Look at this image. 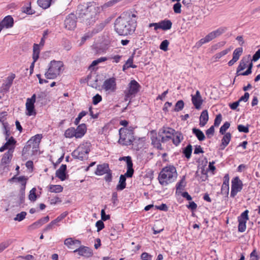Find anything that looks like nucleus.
I'll return each instance as SVG.
<instances>
[{
    "label": "nucleus",
    "mask_w": 260,
    "mask_h": 260,
    "mask_svg": "<svg viewBox=\"0 0 260 260\" xmlns=\"http://www.w3.org/2000/svg\"><path fill=\"white\" fill-rule=\"evenodd\" d=\"M63 67V63L61 61H51L47 71L45 74V77L49 79L56 78L60 74Z\"/></svg>",
    "instance_id": "nucleus-5"
},
{
    "label": "nucleus",
    "mask_w": 260,
    "mask_h": 260,
    "mask_svg": "<svg viewBox=\"0 0 260 260\" xmlns=\"http://www.w3.org/2000/svg\"><path fill=\"white\" fill-rule=\"evenodd\" d=\"M191 101L192 104L197 109H200L201 108V106L203 102L202 99L193 98H191Z\"/></svg>",
    "instance_id": "nucleus-36"
},
{
    "label": "nucleus",
    "mask_w": 260,
    "mask_h": 260,
    "mask_svg": "<svg viewBox=\"0 0 260 260\" xmlns=\"http://www.w3.org/2000/svg\"><path fill=\"white\" fill-rule=\"evenodd\" d=\"M40 54L39 45L37 44H34L33 46V54L32 58L34 61H36L39 58Z\"/></svg>",
    "instance_id": "nucleus-32"
},
{
    "label": "nucleus",
    "mask_w": 260,
    "mask_h": 260,
    "mask_svg": "<svg viewBox=\"0 0 260 260\" xmlns=\"http://www.w3.org/2000/svg\"><path fill=\"white\" fill-rule=\"evenodd\" d=\"M137 12H124L115 22V30L119 35L126 36L132 34L137 26Z\"/></svg>",
    "instance_id": "nucleus-1"
},
{
    "label": "nucleus",
    "mask_w": 260,
    "mask_h": 260,
    "mask_svg": "<svg viewBox=\"0 0 260 260\" xmlns=\"http://www.w3.org/2000/svg\"><path fill=\"white\" fill-rule=\"evenodd\" d=\"M222 120V115L221 114H219L216 115L214 122V126H218L221 123Z\"/></svg>",
    "instance_id": "nucleus-54"
},
{
    "label": "nucleus",
    "mask_w": 260,
    "mask_h": 260,
    "mask_svg": "<svg viewBox=\"0 0 260 260\" xmlns=\"http://www.w3.org/2000/svg\"><path fill=\"white\" fill-rule=\"evenodd\" d=\"M108 23V21H104L97 25L96 26V27L93 30V31L94 33H97L99 31H101L104 27L106 26V25Z\"/></svg>",
    "instance_id": "nucleus-44"
},
{
    "label": "nucleus",
    "mask_w": 260,
    "mask_h": 260,
    "mask_svg": "<svg viewBox=\"0 0 260 260\" xmlns=\"http://www.w3.org/2000/svg\"><path fill=\"white\" fill-rule=\"evenodd\" d=\"M74 252H78L79 255L87 257L91 256L93 254L90 248L84 246H81L78 249L74 250Z\"/></svg>",
    "instance_id": "nucleus-14"
},
{
    "label": "nucleus",
    "mask_w": 260,
    "mask_h": 260,
    "mask_svg": "<svg viewBox=\"0 0 260 260\" xmlns=\"http://www.w3.org/2000/svg\"><path fill=\"white\" fill-rule=\"evenodd\" d=\"M209 119L208 113L207 110H205L201 113L200 117V125L204 126L208 122Z\"/></svg>",
    "instance_id": "nucleus-27"
},
{
    "label": "nucleus",
    "mask_w": 260,
    "mask_h": 260,
    "mask_svg": "<svg viewBox=\"0 0 260 260\" xmlns=\"http://www.w3.org/2000/svg\"><path fill=\"white\" fill-rule=\"evenodd\" d=\"M141 88L140 85L136 80H132L128 84V90L126 93L125 100L127 101L135 96Z\"/></svg>",
    "instance_id": "nucleus-8"
},
{
    "label": "nucleus",
    "mask_w": 260,
    "mask_h": 260,
    "mask_svg": "<svg viewBox=\"0 0 260 260\" xmlns=\"http://www.w3.org/2000/svg\"><path fill=\"white\" fill-rule=\"evenodd\" d=\"M126 187V177L123 175L120 176L118 184L116 186V189L118 190H122Z\"/></svg>",
    "instance_id": "nucleus-29"
},
{
    "label": "nucleus",
    "mask_w": 260,
    "mask_h": 260,
    "mask_svg": "<svg viewBox=\"0 0 260 260\" xmlns=\"http://www.w3.org/2000/svg\"><path fill=\"white\" fill-rule=\"evenodd\" d=\"M133 62V55L130 57L126 61L125 63L122 67V70L124 71L126 69L131 68L129 65Z\"/></svg>",
    "instance_id": "nucleus-46"
},
{
    "label": "nucleus",
    "mask_w": 260,
    "mask_h": 260,
    "mask_svg": "<svg viewBox=\"0 0 260 260\" xmlns=\"http://www.w3.org/2000/svg\"><path fill=\"white\" fill-rule=\"evenodd\" d=\"M103 87L106 91H114L116 88L115 78L113 77L106 80L104 82Z\"/></svg>",
    "instance_id": "nucleus-13"
},
{
    "label": "nucleus",
    "mask_w": 260,
    "mask_h": 260,
    "mask_svg": "<svg viewBox=\"0 0 260 260\" xmlns=\"http://www.w3.org/2000/svg\"><path fill=\"white\" fill-rule=\"evenodd\" d=\"M161 139L159 138H154L152 139V145L158 149H161Z\"/></svg>",
    "instance_id": "nucleus-39"
},
{
    "label": "nucleus",
    "mask_w": 260,
    "mask_h": 260,
    "mask_svg": "<svg viewBox=\"0 0 260 260\" xmlns=\"http://www.w3.org/2000/svg\"><path fill=\"white\" fill-rule=\"evenodd\" d=\"M99 9L93 3L80 4L78 6L77 14L83 22L89 26L95 22Z\"/></svg>",
    "instance_id": "nucleus-2"
},
{
    "label": "nucleus",
    "mask_w": 260,
    "mask_h": 260,
    "mask_svg": "<svg viewBox=\"0 0 260 260\" xmlns=\"http://www.w3.org/2000/svg\"><path fill=\"white\" fill-rule=\"evenodd\" d=\"M250 55L247 57H243L240 61V64L237 69V74L238 75L239 72L244 70L247 67V64L249 61Z\"/></svg>",
    "instance_id": "nucleus-23"
},
{
    "label": "nucleus",
    "mask_w": 260,
    "mask_h": 260,
    "mask_svg": "<svg viewBox=\"0 0 260 260\" xmlns=\"http://www.w3.org/2000/svg\"><path fill=\"white\" fill-rule=\"evenodd\" d=\"M192 130V133L197 137L199 141H202L205 140V136L201 130L195 127L193 128Z\"/></svg>",
    "instance_id": "nucleus-30"
},
{
    "label": "nucleus",
    "mask_w": 260,
    "mask_h": 260,
    "mask_svg": "<svg viewBox=\"0 0 260 260\" xmlns=\"http://www.w3.org/2000/svg\"><path fill=\"white\" fill-rule=\"evenodd\" d=\"M82 147H78L72 153V156L75 158L81 160H83L87 157L86 154L81 151Z\"/></svg>",
    "instance_id": "nucleus-18"
},
{
    "label": "nucleus",
    "mask_w": 260,
    "mask_h": 260,
    "mask_svg": "<svg viewBox=\"0 0 260 260\" xmlns=\"http://www.w3.org/2000/svg\"><path fill=\"white\" fill-rule=\"evenodd\" d=\"M67 170V166L66 165H61L60 168L56 170L55 175L56 177H58L61 181H63L66 179V171Z\"/></svg>",
    "instance_id": "nucleus-16"
},
{
    "label": "nucleus",
    "mask_w": 260,
    "mask_h": 260,
    "mask_svg": "<svg viewBox=\"0 0 260 260\" xmlns=\"http://www.w3.org/2000/svg\"><path fill=\"white\" fill-rule=\"evenodd\" d=\"M16 141L15 140L13 137H11L8 140L7 142L4 144L6 146V147L9 149V148H14V145Z\"/></svg>",
    "instance_id": "nucleus-41"
},
{
    "label": "nucleus",
    "mask_w": 260,
    "mask_h": 260,
    "mask_svg": "<svg viewBox=\"0 0 260 260\" xmlns=\"http://www.w3.org/2000/svg\"><path fill=\"white\" fill-rule=\"evenodd\" d=\"M230 126V123L228 121L225 122L220 128L219 133L222 135L224 134L226 131L229 128Z\"/></svg>",
    "instance_id": "nucleus-47"
},
{
    "label": "nucleus",
    "mask_w": 260,
    "mask_h": 260,
    "mask_svg": "<svg viewBox=\"0 0 260 260\" xmlns=\"http://www.w3.org/2000/svg\"><path fill=\"white\" fill-rule=\"evenodd\" d=\"M90 143L86 142L80 145L78 147H82L81 151L87 155L90 151Z\"/></svg>",
    "instance_id": "nucleus-35"
},
{
    "label": "nucleus",
    "mask_w": 260,
    "mask_h": 260,
    "mask_svg": "<svg viewBox=\"0 0 260 260\" xmlns=\"http://www.w3.org/2000/svg\"><path fill=\"white\" fill-rule=\"evenodd\" d=\"M229 192V185L222 184L221 188L222 194H228Z\"/></svg>",
    "instance_id": "nucleus-59"
},
{
    "label": "nucleus",
    "mask_w": 260,
    "mask_h": 260,
    "mask_svg": "<svg viewBox=\"0 0 260 260\" xmlns=\"http://www.w3.org/2000/svg\"><path fill=\"white\" fill-rule=\"evenodd\" d=\"M175 132V129L172 128L163 127L159 129L158 137L161 139V143H166L172 140Z\"/></svg>",
    "instance_id": "nucleus-7"
},
{
    "label": "nucleus",
    "mask_w": 260,
    "mask_h": 260,
    "mask_svg": "<svg viewBox=\"0 0 260 260\" xmlns=\"http://www.w3.org/2000/svg\"><path fill=\"white\" fill-rule=\"evenodd\" d=\"M64 136L66 138H72L73 137H76V131L75 129L73 127L69 128L67 129L64 133Z\"/></svg>",
    "instance_id": "nucleus-38"
},
{
    "label": "nucleus",
    "mask_w": 260,
    "mask_h": 260,
    "mask_svg": "<svg viewBox=\"0 0 260 260\" xmlns=\"http://www.w3.org/2000/svg\"><path fill=\"white\" fill-rule=\"evenodd\" d=\"M12 243L11 240H9L0 244V253L6 249Z\"/></svg>",
    "instance_id": "nucleus-45"
},
{
    "label": "nucleus",
    "mask_w": 260,
    "mask_h": 260,
    "mask_svg": "<svg viewBox=\"0 0 260 260\" xmlns=\"http://www.w3.org/2000/svg\"><path fill=\"white\" fill-rule=\"evenodd\" d=\"M87 114V112L85 111H82V112H81L79 114L78 117L75 120V121H74L75 124L78 125L80 121L82 119V118L83 117H84V116H85Z\"/></svg>",
    "instance_id": "nucleus-48"
},
{
    "label": "nucleus",
    "mask_w": 260,
    "mask_h": 260,
    "mask_svg": "<svg viewBox=\"0 0 260 260\" xmlns=\"http://www.w3.org/2000/svg\"><path fill=\"white\" fill-rule=\"evenodd\" d=\"M214 134V126L213 125L211 126L209 129H208L206 131V134L208 138H210L211 136H213Z\"/></svg>",
    "instance_id": "nucleus-57"
},
{
    "label": "nucleus",
    "mask_w": 260,
    "mask_h": 260,
    "mask_svg": "<svg viewBox=\"0 0 260 260\" xmlns=\"http://www.w3.org/2000/svg\"><path fill=\"white\" fill-rule=\"evenodd\" d=\"M35 102L26 100V109L27 111L26 115L28 116L36 115V112L35 110Z\"/></svg>",
    "instance_id": "nucleus-17"
},
{
    "label": "nucleus",
    "mask_w": 260,
    "mask_h": 260,
    "mask_svg": "<svg viewBox=\"0 0 260 260\" xmlns=\"http://www.w3.org/2000/svg\"><path fill=\"white\" fill-rule=\"evenodd\" d=\"M55 225H56L54 223V222L53 221H52L43 229V232H46L52 230L54 228Z\"/></svg>",
    "instance_id": "nucleus-56"
},
{
    "label": "nucleus",
    "mask_w": 260,
    "mask_h": 260,
    "mask_svg": "<svg viewBox=\"0 0 260 260\" xmlns=\"http://www.w3.org/2000/svg\"><path fill=\"white\" fill-rule=\"evenodd\" d=\"M86 125L84 123L79 125L77 128L75 129L76 131V138H81L82 137L86 132Z\"/></svg>",
    "instance_id": "nucleus-19"
},
{
    "label": "nucleus",
    "mask_w": 260,
    "mask_h": 260,
    "mask_svg": "<svg viewBox=\"0 0 260 260\" xmlns=\"http://www.w3.org/2000/svg\"><path fill=\"white\" fill-rule=\"evenodd\" d=\"M169 44V41L167 40H165L161 43L159 46V48L164 51H166L168 49V47Z\"/></svg>",
    "instance_id": "nucleus-50"
},
{
    "label": "nucleus",
    "mask_w": 260,
    "mask_h": 260,
    "mask_svg": "<svg viewBox=\"0 0 260 260\" xmlns=\"http://www.w3.org/2000/svg\"><path fill=\"white\" fill-rule=\"evenodd\" d=\"M63 187L59 185H50L49 191L51 192L59 193L62 192Z\"/></svg>",
    "instance_id": "nucleus-34"
},
{
    "label": "nucleus",
    "mask_w": 260,
    "mask_h": 260,
    "mask_svg": "<svg viewBox=\"0 0 260 260\" xmlns=\"http://www.w3.org/2000/svg\"><path fill=\"white\" fill-rule=\"evenodd\" d=\"M141 257L143 260H151L152 258V256L147 252L142 253Z\"/></svg>",
    "instance_id": "nucleus-62"
},
{
    "label": "nucleus",
    "mask_w": 260,
    "mask_h": 260,
    "mask_svg": "<svg viewBox=\"0 0 260 260\" xmlns=\"http://www.w3.org/2000/svg\"><path fill=\"white\" fill-rule=\"evenodd\" d=\"M27 180V177L24 176H20L18 177H16V181L21 183L20 193L21 194L22 196H23L24 194H25V189L26 187Z\"/></svg>",
    "instance_id": "nucleus-21"
},
{
    "label": "nucleus",
    "mask_w": 260,
    "mask_h": 260,
    "mask_svg": "<svg viewBox=\"0 0 260 260\" xmlns=\"http://www.w3.org/2000/svg\"><path fill=\"white\" fill-rule=\"evenodd\" d=\"M76 19L74 14H69L64 20L65 27L69 30L74 29L76 27Z\"/></svg>",
    "instance_id": "nucleus-12"
},
{
    "label": "nucleus",
    "mask_w": 260,
    "mask_h": 260,
    "mask_svg": "<svg viewBox=\"0 0 260 260\" xmlns=\"http://www.w3.org/2000/svg\"><path fill=\"white\" fill-rule=\"evenodd\" d=\"M243 185L242 181L238 176L234 177L232 180L231 197L234 198L238 192L242 190Z\"/></svg>",
    "instance_id": "nucleus-9"
},
{
    "label": "nucleus",
    "mask_w": 260,
    "mask_h": 260,
    "mask_svg": "<svg viewBox=\"0 0 260 260\" xmlns=\"http://www.w3.org/2000/svg\"><path fill=\"white\" fill-rule=\"evenodd\" d=\"M106 175L105 176V179L107 182H111L112 179V172L110 170L107 171V173H106Z\"/></svg>",
    "instance_id": "nucleus-61"
},
{
    "label": "nucleus",
    "mask_w": 260,
    "mask_h": 260,
    "mask_svg": "<svg viewBox=\"0 0 260 260\" xmlns=\"http://www.w3.org/2000/svg\"><path fill=\"white\" fill-rule=\"evenodd\" d=\"M64 244L67 246L69 248L73 249L72 247L73 245L76 244L80 245L81 244V242L78 240H74L72 238H69L64 240Z\"/></svg>",
    "instance_id": "nucleus-28"
},
{
    "label": "nucleus",
    "mask_w": 260,
    "mask_h": 260,
    "mask_svg": "<svg viewBox=\"0 0 260 260\" xmlns=\"http://www.w3.org/2000/svg\"><path fill=\"white\" fill-rule=\"evenodd\" d=\"M184 106V102L182 100H179L176 103L174 110L176 112H179L183 109Z\"/></svg>",
    "instance_id": "nucleus-43"
},
{
    "label": "nucleus",
    "mask_w": 260,
    "mask_h": 260,
    "mask_svg": "<svg viewBox=\"0 0 260 260\" xmlns=\"http://www.w3.org/2000/svg\"><path fill=\"white\" fill-rule=\"evenodd\" d=\"M227 30L226 27H220L218 29L211 31L205 38L201 39L196 43V46L197 47H201L203 44L209 42L213 40L214 39L220 36Z\"/></svg>",
    "instance_id": "nucleus-6"
},
{
    "label": "nucleus",
    "mask_w": 260,
    "mask_h": 260,
    "mask_svg": "<svg viewBox=\"0 0 260 260\" xmlns=\"http://www.w3.org/2000/svg\"><path fill=\"white\" fill-rule=\"evenodd\" d=\"M238 129L239 132H243L245 133H248L249 132L248 125L244 126L242 124L238 125Z\"/></svg>",
    "instance_id": "nucleus-53"
},
{
    "label": "nucleus",
    "mask_w": 260,
    "mask_h": 260,
    "mask_svg": "<svg viewBox=\"0 0 260 260\" xmlns=\"http://www.w3.org/2000/svg\"><path fill=\"white\" fill-rule=\"evenodd\" d=\"M95 226L97 227V232H100L105 227L104 223L102 220H98L96 221Z\"/></svg>",
    "instance_id": "nucleus-58"
},
{
    "label": "nucleus",
    "mask_w": 260,
    "mask_h": 260,
    "mask_svg": "<svg viewBox=\"0 0 260 260\" xmlns=\"http://www.w3.org/2000/svg\"><path fill=\"white\" fill-rule=\"evenodd\" d=\"M52 0H38L39 6L43 9H47L50 6Z\"/></svg>",
    "instance_id": "nucleus-33"
},
{
    "label": "nucleus",
    "mask_w": 260,
    "mask_h": 260,
    "mask_svg": "<svg viewBox=\"0 0 260 260\" xmlns=\"http://www.w3.org/2000/svg\"><path fill=\"white\" fill-rule=\"evenodd\" d=\"M243 52V49L241 47H239L238 48H236L233 54V58H234V60L236 59L238 60L240 57V56L241 55Z\"/></svg>",
    "instance_id": "nucleus-40"
},
{
    "label": "nucleus",
    "mask_w": 260,
    "mask_h": 260,
    "mask_svg": "<svg viewBox=\"0 0 260 260\" xmlns=\"http://www.w3.org/2000/svg\"><path fill=\"white\" fill-rule=\"evenodd\" d=\"M28 199L32 202H35L37 199V195L36 194V188H33L29 191Z\"/></svg>",
    "instance_id": "nucleus-42"
},
{
    "label": "nucleus",
    "mask_w": 260,
    "mask_h": 260,
    "mask_svg": "<svg viewBox=\"0 0 260 260\" xmlns=\"http://www.w3.org/2000/svg\"><path fill=\"white\" fill-rule=\"evenodd\" d=\"M118 143L122 145H131L135 140L134 131L132 129L122 127L119 130Z\"/></svg>",
    "instance_id": "nucleus-4"
},
{
    "label": "nucleus",
    "mask_w": 260,
    "mask_h": 260,
    "mask_svg": "<svg viewBox=\"0 0 260 260\" xmlns=\"http://www.w3.org/2000/svg\"><path fill=\"white\" fill-rule=\"evenodd\" d=\"M250 260H258V255L255 250H254L250 254Z\"/></svg>",
    "instance_id": "nucleus-64"
},
{
    "label": "nucleus",
    "mask_w": 260,
    "mask_h": 260,
    "mask_svg": "<svg viewBox=\"0 0 260 260\" xmlns=\"http://www.w3.org/2000/svg\"><path fill=\"white\" fill-rule=\"evenodd\" d=\"M26 215V213L24 211H22L21 213L17 214L14 219L15 221H21L25 218Z\"/></svg>",
    "instance_id": "nucleus-49"
},
{
    "label": "nucleus",
    "mask_w": 260,
    "mask_h": 260,
    "mask_svg": "<svg viewBox=\"0 0 260 260\" xmlns=\"http://www.w3.org/2000/svg\"><path fill=\"white\" fill-rule=\"evenodd\" d=\"M248 212V210H246L242 213L240 216L238 217V231L239 232L243 233L246 230V223L247 221L249 219Z\"/></svg>",
    "instance_id": "nucleus-10"
},
{
    "label": "nucleus",
    "mask_w": 260,
    "mask_h": 260,
    "mask_svg": "<svg viewBox=\"0 0 260 260\" xmlns=\"http://www.w3.org/2000/svg\"><path fill=\"white\" fill-rule=\"evenodd\" d=\"M102 100L101 95L99 94H96L95 96L92 98V103L93 105H96L100 103Z\"/></svg>",
    "instance_id": "nucleus-55"
},
{
    "label": "nucleus",
    "mask_w": 260,
    "mask_h": 260,
    "mask_svg": "<svg viewBox=\"0 0 260 260\" xmlns=\"http://www.w3.org/2000/svg\"><path fill=\"white\" fill-rule=\"evenodd\" d=\"M41 139L42 135L37 134L28 141L27 144H28V145L31 146L32 149H34L35 150H37Z\"/></svg>",
    "instance_id": "nucleus-15"
},
{
    "label": "nucleus",
    "mask_w": 260,
    "mask_h": 260,
    "mask_svg": "<svg viewBox=\"0 0 260 260\" xmlns=\"http://www.w3.org/2000/svg\"><path fill=\"white\" fill-rule=\"evenodd\" d=\"M152 25H156V27L154 28L155 30L158 28L162 29L164 30H167L171 28L172 23L171 20L165 19L160 21L158 23H150L149 26L151 27H152Z\"/></svg>",
    "instance_id": "nucleus-11"
},
{
    "label": "nucleus",
    "mask_w": 260,
    "mask_h": 260,
    "mask_svg": "<svg viewBox=\"0 0 260 260\" xmlns=\"http://www.w3.org/2000/svg\"><path fill=\"white\" fill-rule=\"evenodd\" d=\"M42 225L40 221H39V220H38L37 221H36L35 222H34V223H32L31 225H30L29 226V228L31 230H35L36 229H37V228L40 227Z\"/></svg>",
    "instance_id": "nucleus-60"
},
{
    "label": "nucleus",
    "mask_w": 260,
    "mask_h": 260,
    "mask_svg": "<svg viewBox=\"0 0 260 260\" xmlns=\"http://www.w3.org/2000/svg\"><path fill=\"white\" fill-rule=\"evenodd\" d=\"M109 170V165L108 164L99 165L97 166L95 174L97 175H102L107 173V171Z\"/></svg>",
    "instance_id": "nucleus-20"
},
{
    "label": "nucleus",
    "mask_w": 260,
    "mask_h": 260,
    "mask_svg": "<svg viewBox=\"0 0 260 260\" xmlns=\"http://www.w3.org/2000/svg\"><path fill=\"white\" fill-rule=\"evenodd\" d=\"M230 51V49L228 48L226 49H225L220 52H219L218 53H216L215 55L216 59H219L222 56L226 55L229 51Z\"/></svg>",
    "instance_id": "nucleus-52"
},
{
    "label": "nucleus",
    "mask_w": 260,
    "mask_h": 260,
    "mask_svg": "<svg viewBox=\"0 0 260 260\" xmlns=\"http://www.w3.org/2000/svg\"><path fill=\"white\" fill-rule=\"evenodd\" d=\"M14 152V148H9L8 151L6 152L2 159V163L3 164H9L12 157L13 153Z\"/></svg>",
    "instance_id": "nucleus-22"
},
{
    "label": "nucleus",
    "mask_w": 260,
    "mask_h": 260,
    "mask_svg": "<svg viewBox=\"0 0 260 260\" xmlns=\"http://www.w3.org/2000/svg\"><path fill=\"white\" fill-rule=\"evenodd\" d=\"M1 22L4 27L9 28L13 26L14 20L11 16L8 15L6 16Z\"/></svg>",
    "instance_id": "nucleus-24"
},
{
    "label": "nucleus",
    "mask_w": 260,
    "mask_h": 260,
    "mask_svg": "<svg viewBox=\"0 0 260 260\" xmlns=\"http://www.w3.org/2000/svg\"><path fill=\"white\" fill-rule=\"evenodd\" d=\"M181 5L180 3L178 2L175 4L173 6V10L174 13L176 14H180L181 12Z\"/></svg>",
    "instance_id": "nucleus-51"
},
{
    "label": "nucleus",
    "mask_w": 260,
    "mask_h": 260,
    "mask_svg": "<svg viewBox=\"0 0 260 260\" xmlns=\"http://www.w3.org/2000/svg\"><path fill=\"white\" fill-rule=\"evenodd\" d=\"M192 146L188 144L183 150V153L187 158H189L192 153Z\"/></svg>",
    "instance_id": "nucleus-37"
},
{
    "label": "nucleus",
    "mask_w": 260,
    "mask_h": 260,
    "mask_svg": "<svg viewBox=\"0 0 260 260\" xmlns=\"http://www.w3.org/2000/svg\"><path fill=\"white\" fill-rule=\"evenodd\" d=\"M232 138V135L230 133L225 134L221 140V144L220 145V149L223 150L229 144Z\"/></svg>",
    "instance_id": "nucleus-25"
},
{
    "label": "nucleus",
    "mask_w": 260,
    "mask_h": 260,
    "mask_svg": "<svg viewBox=\"0 0 260 260\" xmlns=\"http://www.w3.org/2000/svg\"><path fill=\"white\" fill-rule=\"evenodd\" d=\"M260 58V49L256 51L255 54L253 55L251 61H256Z\"/></svg>",
    "instance_id": "nucleus-63"
},
{
    "label": "nucleus",
    "mask_w": 260,
    "mask_h": 260,
    "mask_svg": "<svg viewBox=\"0 0 260 260\" xmlns=\"http://www.w3.org/2000/svg\"><path fill=\"white\" fill-rule=\"evenodd\" d=\"M174 137H172V141L174 145L178 146L183 139V136L180 132H176L174 133Z\"/></svg>",
    "instance_id": "nucleus-26"
},
{
    "label": "nucleus",
    "mask_w": 260,
    "mask_h": 260,
    "mask_svg": "<svg viewBox=\"0 0 260 260\" xmlns=\"http://www.w3.org/2000/svg\"><path fill=\"white\" fill-rule=\"evenodd\" d=\"M177 176L176 168L173 166H169L164 168L159 174L158 179L159 183L166 186L168 184L174 182Z\"/></svg>",
    "instance_id": "nucleus-3"
},
{
    "label": "nucleus",
    "mask_w": 260,
    "mask_h": 260,
    "mask_svg": "<svg viewBox=\"0 0 260 260\" xmlns=\"http://www.w3.org/2000/svg\"><path fill=\"white\" fill-rule=\"evenodd\" d=\"M127 166V171L123 175L126 177L130 178L132 177L134 174V170L133 168V162L131 163H129V162H128V164Z\"/></svg>",
    "instance_id": "nucleus-31"
}]
</instances>
